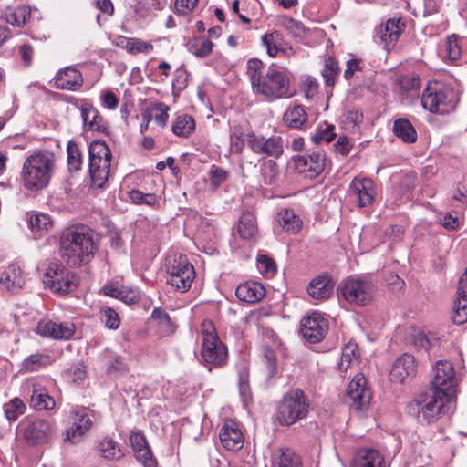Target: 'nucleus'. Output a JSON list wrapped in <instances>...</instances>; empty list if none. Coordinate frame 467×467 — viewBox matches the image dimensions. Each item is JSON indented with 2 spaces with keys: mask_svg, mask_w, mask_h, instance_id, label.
<instances>
[{
  "mask_svg": "<svg viewBox=\"0 0 467 467\" xmlns=\"http://www.w3.org/2000/svg\"><path fill=\"white\" fill-rule=\"evenodd\" d=\"M264 63L258 58L247 61L246 74L249 77L253 92L273 101L291 98L295 92L290 88V79L285 72L270 67L264 73Z\"/></svg>",
  "mask_w": 467,
  "mask_h": 467,
  "instance_id": "obj_1",
  "label": "nucleus"
},
{
  "mask_svg": "<svg viewBox=\"0 0 467 467\" xmlns=\"http://www.w3.org/2000/svg\"><path fill=\"white\" fill-rule=\"evenodd\" d=\"M98 251L95 233L86 225L65 230L59 239V255L70 267H78L91 261Z\"/></svg>",
  "mask_w": 467,
  "mask_h": 467,
  "instance_id": "obj_2",
  "label": "nucleus"
},
{
  "mask_svg": "<svg viewBox=\"0 0 467 467\" xmlns=\"http://www.w3.org/2000/svg\"><path fill=\"white\" fill-rule=\"evenodd\" d=\"M56 162V155L49 150H38L27 156L21 171L24 187L30 191L46 188L55 173Z\"/></svg>",
  "mask_w": 467,
  "mask_h": 467,
  "instance_id": "obj_3",
  "label": "nucleus"
},
{
  "mask_svg": "<svg viewBox=\"0 0 467 467\" xmlns=\"http://www.w3.org/2000/svg\"><path fill=\"white\" fill-rule=\"evenodd\" d=\"M445 395L432 389L420 392L408 404V412L418 419L420 422L431 424L439 420L446 413Z\"/></svg>",
  "mask_w": 467,
  "mask_h": 467,
  "instance_id": "obj_4",
  "label": "nucleus"
},
{
  "mask_svg": "<svg viewBox=\"0 0 467 467\" xmlns=\"http://www.w3.org/2000/svg\"><path fill=\"white\" fill-rule=\"evenodd\" d=\"M458 98L454 90L441 83L429 84L421 96L422 107L431 113L446 115L453 111Z\"/></svg>",
  "mask_w": 467,
  "mask_h": 467,
  "instance_id": "obj_5",
  "label": "nucleus"
},
{
  "mask_svg": "<svg viewBox=\"0 0 467 467\" xmlns=\"http://www.w3.org/2000/svg\"><path fill=\"white\" fill-rule=\"evenodd\" d=\"M111 151L103 140H93L88 146V171L92 185L101 188L108 181Z\"/></svg>",
  "mask_w": 467,
  "mask_h": 467,
  "instance_id": "obj_6",
  "label": "nucleus"
},
{
  "mask_svg": "<svg viewBox=\"0 0 467 467\" xmlns=\"http://www.w3.org/2000/svg\"><path fill=\"white\" fill-rule=\"evenodd\" d=\"M309 401L301 389L288 391L277 406L276 418L282 426H290L306 417Z\"/></svg>",
  "mask_w": 467,
  "mask_h": 467,
  "instance_id": "obj_7",
  "label": "nucleus"
},
{
  "mask_svg": "<svg viewBox=\"0 0 467 467\" xmlns=\"http://www.w3.org/2000/svg\"><path fill=\"white\" fill-rule=\"evenodd\" d=\"M202 345L201 356L207 365L219 368L225 365L228 358L226 346L220 340L211 320L202 323Z\"/></svg>",
  "mask_w": 467,
  "mask_h": 467,
  "instance_id": "obj_8",
  "label": "nucleus"
},
{
  "mask_svg": "<svg viewBox=\"0 0 467 467\" xmlns=\"http://www.w3.org/2000/svg\"><path fill=\"white\" fill-rule=\"evenodd\" d=\"M458 383L459 378L452 363L446 359L438 360L430 372L431 389L451 400L456 394Z\"/></svg>",
  "mask_w": 467,
  "mask_h": 467,
  "instance_id": "obj_9",
  "label": "nucleus"
},
{
  "mask_svg": "<svg viewBox=\"0 0 467 467\" xmlns=\"http://www.w3.org/2000/svg\"><path fill=\"white\" fill-rule=\"evenodd\" d=\"M166 268L169 274L167 284L181 292H187L195 277V271L192 265L188 262L186 255L169 256Z\"/></svg>",
  "mask_w": 467,
  "mask_h": 467,
  "instance_id": "obj_10",
  "label": "nucleus"
},
{
  "mask_svg": "<svg viewBox=\"0 0 467 467\" xmlns=\"http://www.w3.org/2000/svg\"><path fill=\"white\" fill-rule=\"evenodd\" d=\"M18 432L27 445L36 446L50 440L54 425L49 420L25 418L18 425Z\"/></svg>",
  "mask_w": 467,
  "mask_h": 467,
  "instance_id": "obj_11",
  "label": "nucleus"
},
{
  "mask_svg": "<svg viewBox=\"0 0 467 467\" xmlns=\"http://www.w3.org/2000/svg\"><path fill=\"white\" fill-rule=\"evenodd\" d=\"M92 425L87 408L78 406L72 408L68 413L64 440L71 444L79 443Z\"/></svg>",
  "mask_w": 467,
  "mask_h": 467,
  "instance_id": "obj_12",
  "label": "nucleus"
},
{
  "mask_svg": "<svg viewBox=\"0 0 467 467\" xmlns=\"http://www.w3.org/2000/svg\"><path fill=\"white\" fill-rule=\"evenodd\" d=\"M46 289H53L54 292H74L78 289L79 278L72 272L66 273L57 263H50L43 276Z\"/></svg>",
  "mask_w": 467,
  "mask_h": 467,
  "instance_id": "obj_13",
  "label": "nucleus"
},
{
  "mask_svg": "<svg viewBox=\"0 0 467 467\" xmlns=\"http://www.w3.org/2000/svg\"><path fill=\"white\" fill-rule=\"evenodd\" d=\"M371 400V393L367 386V380L363 374H357L349 382L345 402L353 410L361 411L366 410Z\"/></svg>",
  "mask_w": 467,
  "mask_h": 467,
  "instance_id": "obj_14",
  "label": "nucleus"
},
{
  "mask_svg": "<svg viewBox=\"0 0 467 467\" xmlns=\"http://www.w3.org/2000/svg\"><path fill=\"white\" fill-rule=\"evenodd\" d=\"M328 330V322L321 314L313 312L302 318L300 323V334L309 344L321 342Z\"/></svg>",
  "mask_w": 467,
  "mask_h": 467,
  "instance_id": "obj_15",
  "label": "nucleus"
},
{
  "mask_svg": "<svg viewBox=\"0 0 467 467\" xmlns=\"http://www.w3.org/2000/svg\"><path fill=\"white\" fill-rule=\"evenodd\" d=\"M248 146L255 154L275 159H278L284 152V140L280 136L265 138L251 133Z\"/></svg>",
  "mask_w": 467,
  "mask_h": 467,
  "instance_id": "obj_16",
  "label": "nucleus"
},
{
  "mask_svg": "<svg viewBox=\"0 0 467 467\" xmlns=\"http://www.w3.org/2000/svg\"><path fill=\"white\" fill-rule=\"evenodd\" d=\"M296 170L313 178L319 175L326 167V155L323 150H314L306 155L294 159Z\"/></svg>",
  "mask_w": 467,
  "mask_h": 467,
  "instance_id": "obj_17",
  "label": "nucleus"
},
{
  "mask_svg": "<svg viewBox=\"0 0 467 467\" xmlns=\"http://www.w3.org/2000/svg\"><path fill=\"white\" fill-rule=\"evenodd\" d=\"M348 194L358 201L359 207H368L375 200L374 182L369 178L355 177L349 185Z\"/></svg>",
  "mask_w": 467,
  "mask_h": 467,
  "instance_id": "obj_18",
  "label": "nucleus"
},
{
  "mask_svg": "<svg viewBox=\"0 0 467 467\" xmlns=\"http://www.w3.org/2000/svg\"><path fill=\"white\" fill-rule=\"evenodd\" d=\"M75 330L76 327L71 322L56 323L51 320L39 321L36 329L39 336L56 340H68Z\"/></svg>",
  "mask_w": 467,
  "mask_h": 467,
  "instance_id": "obj_19",
  "label": "nucleus"
},
{
  "mask_svg": "<svg viewBox=\"0 0 467 467\" xmlns=\"http://www.w3.org/2000/svg\"><path fill=\"white\" fill-rule=\"evenodd\" d=\"M417 373V362L415 358L409 353L399 356L392 364L389 379L395 383H404L408 379Z\"/></svg>",
  "mask_w": 467,
  "mask_h": 467,
  "instance_id": "obj_20",
  "label": "nucleus"
},
{
  "mask_svg": "<svg viewBox=\"0 0 467 467\" xmlns=\"http://www.w3.org/2000/svg\"><path fill=\"white\" fill-rule=\"evenodd\" d=\"M130 442L134 456L139 462L144 467H157V462L153 458L150 448L141 431H132L130 435Z\"/></svg>",
  "mask_w": 467,
  "mask_h": 467,
  "instance_id": "obj_21",
  "label": "nucleus"
},
{
  "mask_svg": "<svg viewBox=\"0 0 467 467\" xmlns=\"http://www.w3.org/2000/svg\"><path fill=\"white\" fill-rule=\"evenodd\" d=\"M219 438L223 448L237 451L244 446V434L238 424L233 420L224 421Z\"/></svg>",
  "mask_w": 467,
  "mask_h": 467,
  "instance_id": "obj_22",
  "label": "nucleus"
},
{
  "mask_svg": "<svg viewBox=\"0 0 467 467\" xmlns=\"http://www.w3.org/2000/svg\"><path fill=\"white\" fill-rule=\"evenodd\" d=\"M83 83L80 71L74 67L60 69L54 78V85L59 89L77 90Z\"/></svg>",
  "mask_w": 467,
  "mask_h": 467,
  "instance_id": "obj_23",
  "label": "nucleus"
},
{
  "mask_svg": "<svg viewBox=\"0 0 467 467\" xmlns=\"http://www.w3.org/2000/svg\"><path fill=\"white\" fill-rule=\"evenodd\" d=\"M24 284L25 278L18 263L10 264L0 277V289L3 290H19L23 288Z\"/></svg>",
  "mask_w": 467,
  "mask_h": 467,
  "instance_id": "obj_24",
  "label": "nucleus"
},
{
  "mask_svg": "<svg viewBox=\"0 0 467 467\" xmlns=\"http://www.w3.org/2000/svg\"><path fill=\"white\" fill-rule=\"evenodd\" d=\"M384 458L375 449L358 450L352 461V467H383Z\"/></svg>",
  "mask_w": 467,
  "mask_h": 467,
  "instance_id": "obj_25",
  "label": "nucleus"
},
{
  "mask_svg": "<svg viewBox=\"0 0 467 467\" xmlns=\"http://www.w3.org/2000/svg\"><path fill=\"white\" fill-rule=\"evenodd\" d=\"M30 405L36 410H52L56 402L45 389L36 381L31 384Z\"/></svg>",
  "mask_w": 467,
  "mask_h": 467,
  "instance_id": "obj_26",
  "label": "nucleus"
},
{
  "mask_svg": "<svg viewBox=\"0 0 467 467\" xmlns=\"http://www.w3.org/2000/svg\"><path fill=\"white\" fill-rule=\"evenodd\" d=\"M277 222L282 229L290 234H298L303 226L300 217L291 209H283L277 214Z\"/></svg>",
  "mask_w": 467,
  "mask_h": 467,
  "instance_id": "obj_27",
  "label": "nucleus"
},
{
  "mask_svg": "<svg viewBox=\"0 0 467 467\" xmlns=\"http://www.w3.org/2000/svg\"><path fill=\"white\" fill-rule=\"evenodd\" d=\"M151 318L156 323L157 334L160 337H170L175 333L177 326L163 309L155 308L151 313Z\"/></svg>",
  "mask_w": 467,
  "mask_h": 467,
  "instance_id": "obj_28",
  "label": "nucleus"
},
{
  "mask_svg": "<svg viewBox=\"0 0 467 467\" xmlns=\"http://www.w3.org/2000/svg\"><path fill=\"white\" fill-rule=\"evenodd\" d=\"M393 134L400 139L404 143L411 144L416 142L418 135L415 128L411 122L403 118H400L394 120Z\"/></svg>",
  "mask_w": 467,
  "mask_h": 467,
  "instance_id": "obj_29",
  "label": "nucleus"
},
{
  "mask_svg": "<svg viewBox=\"0 0 467 467\" xmlns=\"http://www.w3.org/2000/svg\"><path fill=\"white\" fill-rule=\"evenodd\" d=\"M97 450L99 455L108 461H119L124 456L119 444L109 437H105L98 442Z\"/></svg>",
  "mask_w": 467,
  "mask_h": 467,
  "instance_id": "obj_30",
  "label": "nucleus"
},
{
  "mask_svg": "<svg viewBox=\"0 0 467 467\" xmlns=\"http://www.w3.org/2000/svg\"><path fill=\"white\" fill-rule=\"evenodd\" d=\"M53 362L50 355L45 353H34L26 357L20 364V371L33 372L42 369Z\"/></svg>",
  "mask_w": 467,
  "mask_h": 467,
  "instance_id": "obj_31",
  "label": "nucleus"
},
{
  "mask_svg": "<svg viewBox=\"0 0 467 467\" xmlns=\"http://www.w3.org/2000/svg\"><path fill=\"white\" fill-rule=\"evenodd\" d=\"M283 120L288 128L304 129L307 125V115L301 105H294L285 111Z\"/></svg>",
  "mask_w": 467,
  "mask_h": 467,
  "instance_id": "obj_32",
  "label": "nucleus"
},
{
  "mask_svg": "<svg viewBox=\"0 0 467 467\" xmlns=\"http://www.w3.org/2000/svg\"><path fill=\"white\" fill-rule=\"evenodd\" d=\"M237 230L244 240L254 238L258 231L254 214L251 212H244L240 217Z\"/></svg>",
  "mask_w": 467,
  "mask_h": 467,
  "instance_id": "obj_33",
  "label": "nucleus"
},
{
  "mask_svg": "<svg viewBox=\"0 0 467 467\" xmlns=\"http://www.w3.org/2000/svg\"><path fill=\"white\" fill-rule=\"evenodd\" d=\"M402 31L400 19H389L380 30L381 39L389 49L394 47Z\"/></svg>",
  "mask_w": 467,
  "mask_h": 467,
  "instance_id": "obj_34",
  "label": "nucleus"
},
{
  "mask_svg": "<svg viewBox=\"0 0 467 467\" xmlns=\"http://www.w3.org/2000/svg\"><path fill=\"white\" fill-rule=\"evenodd\" d=\"M341 307L349 310L355 306H364L372 301L371 294H337Z\"/></svg>",
  "mask_w": 467,
  "mask_h": 467,
  "instance_id": "obj_35",
  "label": "nucleus"
},
{
  "mask_svg": "<svg viewBox=\"0 0 467 467\" xmlns=\"http://www.w3.org/2000/svg\"><path fill=\"white\" fill-rule=\"evenodd\" d=\"M31 10L26 5L7 7L5 11V18L8 24L21 27L30 18Z\"/></svg>",
  "mask_w": 467,
  "mask_h": 467,
  "instance_id": "obj_36",
  "label": "nucleus"
},
{
  "mask_svg": "<svg viewBox=\"0 0 467 467\" xmlns=\"http://www.w3.org/2000/svg\"><path fill=\"white\" fill-rule=\"evenodd\" d=\"M195 130V121L192 117L187 114L179 115L172 124V132L179 137L187 138Z\"/></svg>",
  "mask_w": 467,
  "mask_h": 467,
  "instance_id": "obj_37",
  "label": "nucleus"
},
{
  "mask_svg": "<svg viewBox=\"0 0 467 467\" xmlns=\"http://www.w3.org/2000/svg\"><path fill=\"white\" fill-rule=\"evenodd\" d=\"M358 364V347L356 344L348 343L341 352L340 360L338 362V368L341 371H347Z\"/></svg>",
  "mask_w": 467,
  "mask_h": 467,
  "instance_id": "obj_38",
  "label": "nucleus"
},
{
  "mask_svg": "<svg viewBox=\"0 0 467 467\" xmlns=\"http://www.w3.org/2000/svg\"><path fill=\"white\" fill-rule=\"evenodd\" d=\"M336 281L327 273H322L312 278L307 285L308 292H332L335 288Z\"/></svg>",
  "mask_w": 467,
  "mask_h": 467,
  "instance_id": "obj_39",
  "label": "nucleus"
},
{
  "mask_svg": "<svg viewBox=\"0 0 467 467\" xmlns=\"http://www.w3.org/2000/svg\"><path fill=\"white\" fill-rule=\"evenodd\" d=\"M340 292H366L372 289V283L367 277H348L339 285Z\"/></svg>",
  "mask_w": 467,
  "mask_h": 467,
  "instance_id": "obj_40",
  "label": "nucleus"
},
{
  "mask_svg": "<svg viewBox=\"0 0 467 467\" xmlns=\"http://www.w3.org/2000/svg\"><path fill=\"white\" fill-rule=\"evenodd\" d=\"M67 169L70 173L78 172L82 166V153L74 140H69L67 145Z\"/></svg>",
  "mask_w": 467,
  "mask_h": 467,
  "instance_id": "obj_41",
  "label": "nucleus"
},
{
  "mask_svg": "<svg viewBox=\"0 0 467 467\" xmlns=\"http://www.w3.org/2000/svg\"><path fill=\"white\" fill-rule=\"evenodd\" d=\"M282 35L277 31L262 36L263 45L266 47L267 54L272 57H275L279 52H285V49L282 47Z\"/></svg>",
  "mask_w": 467,
  "mask_h": 467,
  "instance_id": "obj_42",
  "label": "nucleus"
},
{
  "mask_svg": "<svg viewBox=\"0 0 467 467\" xmlns=\"http://www.w3.org/2000/svg\"><path fill=\"white\" fill-rule=\"evenodd\" d=\"M81 118L85 128L89 130H99L102 118L96 109L91 106L81 108Z\"/></svg>",
  "mask_w": 467,
  "mask_h": 467,
  "instance_id": "obj_43",
  "label": "nucleus"
},
{
  "mask_svg": "<svg viewBox=\"0 0 467 467\" xmlns=\"http://www.w3.org/2000/svg\"><path fill=\"white\" fill-rule=\"evenodd\" d=\"M273 467H301L300 458L288 449L280 450L273 462Z\"/></svg>",
  "mask_w": 467,
  "mask_h": 467,
  "instance_id": "obj_44",
  "label": "nucleus"
},
{
  "mask_svg": "<svg viewBox=\"0 0 467 467\" xmlns=\"http://www.w3.org/2000/svg\"><path fill=\"white\" fill-rule=\"evenodd\" d=\"M26 408V404L19 398H14L3 406L5 416L9 421L16 420L25 413Z\"/></svg>",
  "mask_w": 467,
  "mask_h": 467,
  "instance_id": "obj_45",
  "label": "nucleus"
},
{
  "mask_svg": "<svg viewBox=\"0 0 467 467\" xmlns=\"http://www.w3.org/2000/svg\"><path fill=\"white\" fill-rule=\"evenodd\" d=\"M455 300L452 321L456 325H462L467 321V294H459Z\"/></svg>",
  "mask_w": 467,
  "mask_h": 467,
  "instance_id": "obj_46",
  "label": "nucleus"
},
{
  "mask_svg": "<svg viewBox=\"0 0 467 467\" xmlns=\"http://www.w3.org/2000/svg\"><path fill=\"white\" fill-rule=\"evenodd\" d=\"M213 47V43L210 39H195L187 44L189 52L198 57L208 56Z\"/></svg>",
  "mask_w": 467,
  "mask_h": 467,
  "instance_id": "obj_47",
  "label": "nucleus"
},
{
  "mask_svg": "<svg viewBox=\"0 0 467 467\" xmlns=\"http://www.w3.org/2000/svg\"><path fill=\"white\" fill-rule=\"evenodd\" d=\"M28 224L32 232L41 236L51 226V219L44 213L34 214L30 217Z\"/></svg>",
  "mask_w": 467,
  "mask_h": 467,
  "instance_id": "obj_48",
  "label": "nucleus"
},
{
  "mask_svg": "<svg viewBox=\"0 0 467 467\" xmlns=\"http://www.w3.org/2000/svg\"><path fill=\"white\" fill-rule=\"evenodd\" d=\"M339 70L338 63L333 57H328L325 61V67L322 71L327 86L333 87L335 85V78L339 74Z\"/></svg>",
  "mask_w": 467,
  "mask_h": 467,
  "instance_id": "obj_49",
  "label": "nucleus"
},
{
  "mask_svg": "<svg viewBox=\"0 0 467 467\" xmlns=\"http://www.w3.org/2000/svg\"><path fill=\"white\" fill-rule=\"evenodd\" d=\"M252 132L245 133L242 130H235L230 136V149L231 151L236 154L243 152L245 142L248 143V140Z\"/></svg>",
  "mask_w": 467,
  "mask_h": 467,
  "instance_id": "obj_50",
  "label": "nucleus"
},
{
  "mask_svg": "<svg viewBox=\"0 0 467 467\" xmlns=\"http://www.w3.org/2000/svg\"><path fill=\"white\" fill-rule=\"evenodd\" d=\"M261 174L265 184H273L278 174L276 162L273 160L265 161L261 166Z\"/></svg>",
  "mask_w": 467,
  "mask_h": 467,
  "instance_id": "obj_51",
  "label": "nucleus"
},
{
  "mask_svg": "<svg viewBox=\"0 0 467 467\" xmlns=\"http://www.w3.org/2000/svg\"><path fill=\"white\" fill-rule=\"evenodd\" d=\"M437 343L436 338L429 337L424 332H418L411 337V344L419 350L429 351Z\"/></svg>",
  "mask_w": 467,
  "mask_h": 467,
  "instance_id": "obj_52",
  "label": "nucleus"
},
{
  "mask_svg": "<svg viewBox=\"0 0 467 467\" xmlns=\"http://www.w3.org/2000/svg\"><path fill=\"white\" fill-rule=\"evenodd\" d=\"M445 48L448 57L451 60L456 61L461 57L462 51L459 44V38L455 35L447 37Z\"/></svg>",
  "mask_w": 467,
  "mask_h": 467,
  "instance_id": "obj_53",
  "label": "nucleus"
},
{
  "mask_svg": "<svg viewBox=\"0 0 467 467\" xmlns=\"http://www.w3.org/2000/svg\"><path fill=\"white\" fill-rule=\"evenodd\" d=\"M153 49V46L150 43L144 42L139 38H130L127 51L130 54L144 53L149 54Z\"/></svg>",
  "mask_w": 467,
  "mask_h": 467,
  "instance_id": "obj_54",
  "label": "nucleus"
},
{
  "mask_svg": "<svg viewBox=\"0 0 467 467\" xmlns=\"http://www.w3.org/2000/svg\"><path fill=\"white\" fill-rule=\"evenodd\" d=\"M325 125L326 127L324 129L320 128L315 134L311 136V140L314 143H319L322 140H325L326 142H330L335 139L336 133L334 132V125Z\"/></svg>",
  "mask_w": 467,
  "mask_h": 467,
  "instance_id": "obj_55",
  "label": "nucleus"
},
{
  "mask_svg": "<svg viewBox=\"0 0 467 467\" xmlns=\"http://www.w3.org/2000/svg\"><path fill=\"white\" fill-rule=\"evenodd\" d=\"M264 358L267 371V377L273 378L276 373V356L274 349L270 347L264 348Z\"/></svg>",
  "mask_w": 467,
  "mask_h": 467,
  "instance_id": "obj_56",
  "label": "nucleus"
},
{
  "mask_svg": "<svg viewBox=\"0 0 467 467\" xmlns=\"http://www.w3.org/2000/svg\"><path fill=\"white\" fill-rule=\"evenodd\" d=\"M227 178L228 172L225 170L215 165H213L211 167V170L209 171V180L213 187H219L223 182H224L227 180Z\"/></svg>",
  "mask_w": 467,
  "mask_h": 467,
  "instance_id": "obj_57",
  "label": "nucleus"
},
{
  "mask_svg": "<svg viewBox=\"0 0 467 467\" xmlns=\"http://www.w3.org/2000/svg\"><path fill=\"white\" fill-rule=\"evenodd\" d=\"M102 318L105 322V325L109 329H117L119 326V317L118 313L110 308L105 307L102 309Z\"/></svg>",
  "mask_w": 467,
  "mask_h": 467,
  "instance_id": "obj_58",
  "label": "nucleus"
},
{
  "mask_svg": "<svg viewBox=\"0 0 467 467\" xmlns=\"http://www.w3.org/2000/svg\"><path fill=\"white\" fill-rule=\"evenodd\" d=\"M259 270L264 274H274L277 270L275 262L265 254H260L256 259Z\"/></svg>",
  "mask_w": 467,
  "mask_h": 467,
  "instance_id": "obj_59",
  "label": "nucleus"
},
{
  "mask_svg": "<svg viewBox=\"0 0 467 467\" xmlns=\"http://www.w3.org/2000/svg\"><path fill=\"white\" fill-rule=\"evenodd\" d=\"M199 0H175L174 5L177 14L188 15L196 6Z\"/></svg>",
  "mask_w": 467,
  "mask_h": 467,
  "instance_id": "obj_60",
  "label": "nucleus"
},
{
  "mask_svg": "<svg viewBox=\"0 0 467 467\" xmlns=\"http://www.w3.org/2000/svg\"><path fill=\"white\" fill-rule=\"evenodd\" d=\"M239 390L244 401H247L251 399V391L248 383V374L244 370L240 372L239 375Z\"/></svg>",
  "mask_w": 467,
  "mask_h": 467,
  "instance_id": "obj_61",
  "label": "nucleus"
},
{
  "mask_svg": "<svg viewBox=\"0 0 467 467\" xmlns=\"http://www.w3.org/2000/svg\"><path fill=\"white\" fill-rule=\"evenodd\" d=\"M266 287L256 281H247L244 284H241L236 287L235 292H266Z\"/></svg>",
  "mask_w": 467,
  "mask_h": 467,
  "instance_id": "obj_62",
  "label": "nucleus"
},
{
  "mask_svg": "<svg viewBox=\"0 0 467 467\" xmlns=\"http://www.w3.org/2000/svg\"><path fill=\"white\" fill-rule=\"evenodd\" d=\"M439 222L444 228H446L449 231L456 230L459 225L457 217H453L449 213L441 214L439 217Z\"/></svg>",
  "mask_w": 467,
  "mask_h": 467,
  "instance_id": "obj_63",
  "label": "nucleus"
},
{
  "mask_svg": "<svg viewBox=\"0 0 467 467\" xmlns=\"http://www.w3.org/2000/svg\"><path fill=\"white\" fill-rule=\"evenodd\" d=\"M282 24L287 30L291 31L295 35H299L304 30L302 23L289 16L283 17Z\"/></svg>",
  "mask_w": 467,
  "mask_h": 467,
  "instance_id": "obj_64",
  "label": "nucleus"
}]
</instances>
